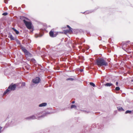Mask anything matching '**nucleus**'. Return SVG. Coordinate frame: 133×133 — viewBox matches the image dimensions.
<instances>
[{"mask_svg": "<svg viewBox=\"0 0 133 133\" xmlns=\"http://www.w3.org/2000/svg\"><path fill=\"white\" fill-rule=\"evenodd\" d=\"M89 84L90 85L92 86L93 87H95L96 86L95 84L93 82H90V83Z\"/></svg>", "mask_w": 133, "mask_h": 133, "instance_id": "a211bd4d", "label": "nucleus"}, {"mask_svg": "<svg viewBox=\"0 0 133 133\" xmlns=\"http://www.w3.org/2000/svg\"><path fill=\"white\" fill-rule=\"evenodd\" d=\"M12 8V6H9V8L10 9H11V8Z\"/></svg>", "mask_w": 133, "mask_h": 133, "instance_id": "58836bf2", "label": "nucleus"}, {"mask_svg": "<svg viewBox=\"0 0 133 133\" xmlns=\"http://www.w3.org/2000/svg\"><path fill=\"white\" fill-rule=\"evenodd\" d=\"M36 118V117L34 115H32L26 118L25 119L27 120H31L35 119Z\"/></svg>", "mask_w": 133, "mask_h": 133, "instance_id": "6e6552de", "label": "nucleus"}, {"mask_svg": "<svg viewBox=\"0 0 133 133\" xmlns=\"http://www.w3.org/2000/svg\"><path fill=\"white\" fill-rule=\"evenodd\" d=\"M102 46V45H100L99 46V47H100V48H101V47Z\"/></svg>", "mask_w": 133, "mask_h": 133, "instance_id": "ea45409f", "label": "nucleus"}, {"mask_svg": "<svg viewBox=\"0 0 133 133\" xmlns=\"http://www.w3.org/2000/svg\"><path fill=\"white\" fill-rule=\"evenodd\" d=\"M17 123V121L15 119H13L10 122L9 124L10 126H12L13 125H16Z\"/></svg>", "mask_w": 133, "mask_h": 133, "instance_id": "0eeeda50", "label": "nucleus"}, {"mask_svg": "<svg viewBox=\"0 0 133 133\" xmlns=\"http://www.w3.org/2000/svg\"><path fill=\"white\" fill-rule=\"evenodd\" d=\"M132 111L131 110H127L125 112V114H127L128 113L130 114L131 113Z\"/></svg>", "mask_w": 133, "mask_h": 133, "instance_id": "6ab92c4d", "label": "nucleus"}, {"mask_svg": "<svg viewBox=\"0 0 133 133\" xmlns=\"http://www.w3.org/2000/svg\"><path fill=\"white\" fill-rule=\"evenodd\" d=\"M22 7L23 8H24L25 7V5L24 4H23L22 5Z\"/></svg>", "mask_w": 133, "mask_h": 133, "instance_id": "72a5a7b5", "label": "nucleus"}, {"mask_svg": "<svg viewBox=\"0 0 133 133\" xmlns=\"http://www.w3.org/2000/svg\"><path fill=\"white\" fill-rule=\"evenodd\" d=\"M50 113L49 112H45L44 113L43 115H42L39 116V118H41V117H44V116H46L47 114H50Z\"/></svg>", "mask_w": 133, "mask_h": 133, "instance_id": "9d476101", "label": "nucleus"}, {"mask_svg": "<svg viewBox=\"0 0 133 133\" xmlns=\"http://www.w3.org/2000/svg\"><path fill=\"white\" fill-rule=\"evenodd\" d=\"M49 46H46V48H49Z\"/></svg>", "mask_w": 133, "mask_h": 133, "instance_id": "c03bdc74", "label": "nucleus"}, {"mask_svg": "<svg viewBox=\"0 0 133 133\" xmlns=\"http://www.w3.org/2000/svg\"><path fill=\"white\" fill-rule=\"evenodd\" d=\"M49 34L51 37H54V33L52 31H51L49 33Z\"/></svg>", "mask_w": 133, "mask_h": 133, "instance_id": "ddd939ff", "label": "nucleus"}, {"mask_svg": "<svg viewBox=\"0 0 133 133\" xmlns=\"http://www.w3.org/2000/svg\"><path fill=\"white\" fill-rule=\"evenodd\" d=\"M57 35V34H54V37H56Z\"/></svg>", "mask_w": 133, "mask_h": 133, "instance_id": "4c0bfd02", "label": "nucleus"}, {"mask_svg": "<svg viewBox=\"0 0 133 133\" xmlns=\"http://www.w3.org/2000/svg\"><path fill=\"white\" fill-rule=\"evenodd\" d=\"M115 56H116V55H114V56H115Z\"/></svg>", "mask_w": 133, "mask_h": 133, "instance_id": "3c124183", "label": "nucleus"}, {"mask_svg": "<svg viewBox=\"0 0 133 133\" xmlns=\"http://www.w3.org/2000/svg\"><path fill=\"white\" fill-rule=\"evenodd\" d=\"M24 19H26V20H29V19L27 18L26 17H24Z\"/></svg>", "mask_w": 133, "mask_h": 133, "instance_id": "f704fd0d", "label": "nucleus"}, {"mask_svg": "<svg viewBox=\"0 0 133 133\" xmlns=\"http://www.w3.org/2000/svg\"><path fill=\"white\" fill-rule=\"evenodd\" d=\"M47 104L46 103H43L39 105V106L40 107H45L47 105Z\"/></svg>", "mask_w": 133, "mask_h": 133, "instance_id": "9b49d317", "label": "nucleus"}, {"mask_svg": "<svg viewBox=\"0 0 133 133\" xmlns=\"http://www.w3.org/2000/svg\"><path fill=\"white\" fill-rule=\"evenodd\" d=\"M4 3L6 4H7L8 3V1L6 0H4Z\"/></svg>", "mask_w": 133, "mask_h": 133, "instance_id": "473e14b6", "label": "nucleus"}, {"mask_svg": "<svg viewBox=\"0 0 133 133\" xmlns=\"http://www.w3.org/2000/svg\"><path fill=\"white\" fill-rule=\"evenodd\" d=\"M131 82H133V79H131Z\"/></svg>", "mask_w": 133, "mask_h": 133, "instance_id": "49530a36", "label": "nucleus"}, {"mask_svg": "<svg viewBox=\"0 0 133 133\" xmlns=\"http://www.w3.org/2000/svg\"><path fill=\"white\" fill-rule=\"evenodd\" d=\"M103 49H105L106 48V47H105V46H104V47H103Z\"/></svg>", "mask_w": 133, "mask_h": 133, "instance_id": "a18cd8bd", "label": "nucleus"}, {"mask_svg": "<svg viewBox=\"0 0 133 133\" xmlns=\"http://www.w3.org/2000/svg\"><path fill=\"white\" fill-rule=\"evenodd\" d=\"M33 60L34 61H35V59H33Z\"/></svg>", "mask_w": 133, "mask_h": 133, "instance_id": "09e8293b", "label": "nucleus"}, {"mask_svg": "<svg viewBox=\"0 0 133 133\" xmlns=\"http://www.w3.org/2000/svg\"><path fill=\"white\" fill-rule=\"evenodd\" d=\"M130 42V41H127L126 42V43H128L129 42Z\"/></svg>", "mask_w": 133, "mask_h": 133, "instance_id": "37998d69", "label": "nucleus"}, {"mask_svg": "<svg viewBox=\"0 0 133 133\" xmlns=\"http://www.w3.org/2000/svg\"><path fill=\"white\" fill-rule=\"evenodd\" d=\"M8 13H7L6 12H5L3 13L2 14V15H3V16H6L8 15Z\"/></svg>", "mask_w": 133, "mask_h": 133, "instance_id": "bb28decb", "label": "nucleus"}, {"mask_svg": "<svg viewBox=\"0 0 133 133\" xmlns=\"http://www.w3.org/2000/svg\"><path fill=\"white\" fill-rule=\"evenodd\" d=\"M2 128V127H0V133H1V132L2 131L1 129Z\"/></svg>", "mask_w": 133, "mask_h": 133, "instance_id": "c9c22d12", "label": "nucleus"}, {"mask_svg": "<svg viewBox=\"0 0 133 133\" xmlns=\"http://www.w3.org/2000/svg\"><path fill=\"white\" fill-rule=\"evenodd\" d=\"M120 88L118 87H116L115 88V90L116 91H118L120 90Z\"/></svg>", "mask_w": 133, "mask_h": 133, "instance_id": "b1692460", "label": "nucleus"}, {"mask_svg": "<svg viewBox=\"0 0 133 133\" xmlns=\"http://www.w3.org/2000/svg\"><path fill=\"white\" fill-rule=\"evenodd\" d=\"M116 86H118V82H116Z\"/></svg>", "mask_w": 133, "mask_h": 133, "instance_id": "e433bc0d", "label": "nucleus"}, {"mask_svg": "<svg viewBox=\"0 0 133 133\" xmlns=\"http://www.w3.org/2000/svg\"><path fill=\"white\" fill-rule=\"evenodd\" d=\"M8 37L10 38L11 40H14V38L12 36L11 34L10 33H9Z\"/></svg>", "mask_w": 133, "mask_h": 133, "instance_id": "1a4fd4ad", "label": "nucleus"}, {"mask_svg": "<svg viewBox=\"0 0 133 133\" xmlns=\"http://www.w3.org/2000/svg\"><path fill=\"white\" fill-rule=\"evenodd\" d=\"M41 80V78L39 77H36L32 79V82L35 84H38L39 82Z\"/></svg>", "mask_w": 133, "mask_h": 133, "instance_id": "39448f33", "label": "nucleus"}, {"mask_svg": "<svg viewBox=\"0 0 133 133\" xmlns=\"http://www.w3.org/2000/svg\"><path fill=\"white\" fill-rule=\"evenodd\" d=\"M16 43H17V44L18 45H21V43L20 42V41L19 40Z\"/></svg>", "mask_w": 133, "mask_h": 133, "instance_id": "cd10ccee", "label": "nucleus"}, {"mask_svg": "<svg viewBox=\"0 0 133 133\" xmlns=\"http://www.w3.org/2000/svg\"><path fill=\"white\" fill-rule=\"evenodd\" d=\"M14 40H15V41H16V42H17V41H18V40H18V39H17L16 38H15L14 39Z\"/></svg>", "mask_w": 133, "mask_h": 133, "instance_id": "2f4dec72", "label": "nucleus"}, {"mask_svg": "<svg viewBox=\"0 0 133 133\" xmlns=\"http://www.w3.org/2000/svg\"><path fill=\"white\" fill-rule=\"evenodd\" d=\"M21 47L22 50L25 55L30 56L31 55V54L26 49L25 47L23 46L22 45H21Z\"/></svg>", "mask_w": 133, "mask_h": 133, "instance_id": "20e7f679", "label": "nucleus"}, {"mask_svg": "<svg viewBox=\"0 0 133 133\" xmlns=\"http://www.w3.org/2000/svg\"><path fill=\"white\" fill-rule=\"evenodd\" d=\"M89 46H88V47L87 48V50H88V49H89Z\"/></svg>", "mask_w": 133, "mask_h": 133, "instance_id": "a19ab883", "label": "nucleus"}, {"mask_svg": "<svg viewBox=\"0 0 133 133\" xmlns=\"http://www.w3.org/2000/svg\"><path fill=\"white\" fill-rule=\"evenodd\" d=\"M94 11V10H91L90 11H86L85 12L83 13H85L86 14H88L89 13H91Z\"/></svg>", "mask_w": 133, "mask_h": 133, "instance_id": "f3484780", "label": "nucleus"}, {"mask_svg": "<svg viewBox=\"0 0 133 133\" xmlns=\"http://www.w3.org/2000/svg\"><path fill=\"white\" fill-rule=\"evenodd\" d=\"M79 70L81 72H82L83 71V69H79Z\"/></svg>", "mask_w": 133, "mask_h": 133, "instance_id": "7c9ffc66", "label": "nucleus"}, {"mask_svg": "<svg viewBox=\"0 0 133 133\" xmlns=\"http://www.w3.org/2000/svg\"><path fill=\"white\" fill-rule=\"evenodd\" d=\"M72 31H70L69 30H65L64 31V33L65 34H66L67 33L69 32H72Z\"/></svg>", "mask_w": 133, "mask_h": 133, "instance_id": "dca6fc26", "label": "nucleus"}, {"mask_svg": "<svg viewBox=\"0 0 133 133\" xmlns=\"http://www.w3.org/2000/svg\"><path fill=\"white\" fill-rule=\"evenodd\" d=\"M12 29L15 32L16 34H18L19 33V32L16 29H15L14 28H12Z\"/></svg>", "mask_w": 133, "mask_h": 133, "instance_id": "f8f14e48", "label": "nucleus"}, {"mask_svg": "<svg viewBox=\"0 0 133 133\" xmlns=\"http://www.w3.org/2000/svg\"><path fill=\"white\" fill-rule=\"evenodd\" d=\"M104 85L105 87H110L111 86L112 88H114L115 87V86L112 83H107L104 84Z\"/></svg>", "mask_w": 133, "mask_h": 133, "instance_id": "423d86ee", "label": "nucleus"}, {"mask_svg": "<svg viewBox=\"0 0 133 133\" xmlns=\"http://www.w3.org/2000/svg\"><path fill=\"white\" fill-rule=\"evenodd\" d=\"M70 108L71 109L74 108L75 109H76L77 108V107L76 105L74 104H72L71 105Z\"/></svg>", "mask_w": 133, "mask_h": 133, "instance_id": "2eb2a0df", "label": "nucleus"}, {"mask_svg": "<svg viewBox=\"0 0 133 133\" xmlns=\"http://www.w3.org/2000/svg\"><path fill=\"white\" fill-rule=\"evenodd\" d=\"M24 16H20V18L22 20H23H23L25 19L24 18Z\"/></svg>", "mask_w": 133, "mask_h": 133, "instance_id": "393cba45", "label": "nucleus"}, {"mask_svg": "<svg viewBox=\"0 0 133 133\" xmlns=\"http://www.w3.org/2000/svg\"><path fill=\"white\" fill-rule=\"evenodd\" d=\"M96 64L98 66H108V63L103 58H98L96 60Z\"/></svg>", "mask_w": 133, "mask_h": 133, "instance_id": "f257e3e1", "label": "nucleus"}, {"mask_svg": "<svg viewBox=\"0 0 133 133\" xmlns=\"http://www.w3.org/2000/svg\"><path fill=\"white\" fill-rule=\"evenodd\" d=\"M17 84L12 83L8 87V89H6L5 91L3 94V95H5L6 94H8L10 92L12 91H14L16 89Z\"/></svg>", "mask_w": 133, "mask_h": 133, "instance_id": "f03ea898", "label": "nucleus"}, {"mask_svg": "<svg viewBox=\"0 0 133 133\" xmlns=\"http://www.w3.org/2000/svg\"><path fill=\"white\" fill-rule=\"evenodd\" d=\"M78 58L79 59H81L82 60H84V57L83 56H79Z\"/></svg>", "mask_w": 133, "mask_h": 133, "instance_id": "412c9836", "label": "nucleus"}, {"mask_svg": "<svg viewBox=\"0 0 133 133\" xmlns=\"http://www.w3.org/2000/svg\"><path fill=\"white\" fill-rule=\"evenodd\" d=\"M42 114V112H38L36 114V115H40V114Z\"/></svg>", "mask_w": 133, "mask_h": 133, "instance_id": "a878e982", "label": "nucleus"}, {"mask_svg": "<svg viewBox=\"0 0 133 133\" xmlns=\"http://www.w3.org/2000/svg\"><path fill=\"white\" fill-rule=\"evenodd\" d=\"M67 27L69 29V30L72 31V29L69 25H67Z\"/></svg>", "mask_w": 133, "mask_h": 133, "instance_id": "aec40b11", "label": "nucleus"}, {"mask_svg": "<svg viewBox=\"0 0 133 133\" xmlns=\"http://www.w3.org/2000/svg\"><path fill=\"white\" fill-rule=\"evenodd\" d=\"M85 112H87V113H88L89 112H87V111H85Z\"/></svg>", "mask_w": 133, "mask_h": 133, "instance_id": "de8ad7c7", "label": "nucleus"}, {"mask_svg": "<svg viewBox=\"0 0 133 133\" xmlns=\"http://www.w3.org/2000/svg\"><path fill=\"white\" fill-rule=\"evenodd\" d=\"M96 127V125L94 124H92V127Z\"/></svg>", "mask_w": 133, "mask_h": 133, "instance_id": "c756f323", "label": "nucleus"}, {"mask_svg": "<svg viewBox=\"0 0 133 133\" xmlns=\"http://www.w3.org/2000/svg\"><path fill=\"white\" fill-rule=\"evenodd\" d=\"M117 109L119 111H124V110L123 108L121 107H117Z\"/></svg>", "mask_w": 133, "mask_h": 133, "instance_id": "4468645a", "label": "nucleus"}, {"mask_svg": "<svg viewBox=\"0 0 133 133\" xmlns=\"http://www.w3.org/2000/svg\"><path fill=\"white\" fill-rule=\"evenodd\" d=\"M103 125L102 124H100L99 125V126L98 129H103Z\"/></svg>", "mask_w": 133, "mask_h": 133, "instance_id": "5701e85b", "label": "nucleus"}, {"mask_svg": "<svg viewBox=\"0 0 133 133\" xmlns=\"http://www.w3.org/2000/svg\"><path fill=\"white\" fill-rule=\"evenodd\" d=\"M25 85V83L24 82H23L22 83V86H24Z\"/></svg>", "mask_w": 133, "mask_h": 133, "instance_id": "c85d7f7f", "label": "nucleus"}, {"mask_svg": "<svg viewBox=\"0 0 133 133\" xmlns=\"http://www.w3.org/2000/svg\"><path fill=\"white\" fill-rule=\"evenodd\" d=\"M23 22L28 29H32V24L31 22L27 21L25 19H24Z\"/></svg>", "mask_w": 133, "mask_h": 133, "instance_id": "7ed1b4c3", "label": "nucleus"}, {"mask_svg": "<svg viewBox=\"0 0 133 133\" xmlns=\"http://www.w3.org/2000/svg\"><path fill=\"white\" fill-rule=\"evenodd\" d=\"M132 43L133 44V43Z\"/></svg>", "mask_w": 133, "mask_h": 133, "instance_id": "603ef678", "label": "nucleus"}, {"mask_svg": "<svg viewBox=\"0 0 133 133\" xmlns=\"http://www.w3.org/2000/svg\"><path fill=\"white\" fill-rule=\"evenodd\" d=\"M75 103V101H73L72 102V104H74V103Z\"/></svg>", "mask_w": 133, "mask_h": 133, "instance_id": "79ce46f5", "label": "nucleus"}, {"mask_svg": "<svg viewBox=\"0 0 133 133\" xmlns=\"http://www.w3.org/2000/svg\"><path fill=\"white\" fill-rule=\"evenodd\" d=\"M74 79V78H68L66 79V81H73Z\"/></svg>", "mask_w": 133, "mask_h": 133, "instance_id": "4be33fe9", "label": "nucleus"}, {"mask_svg": "<svg viewBox=\"0 0 133 133\" xmlns=\"http://www.w3.org/2000/svg\"><path fill=\"white\" fill-rule=\"evenodd\" d=\"M82 30H80V31H82Z\"/></svg>", "mask_w": 133, "mask_h": 133, "instance_id": "8fccbe9b", "label": "nucleus"}]
</instances>
